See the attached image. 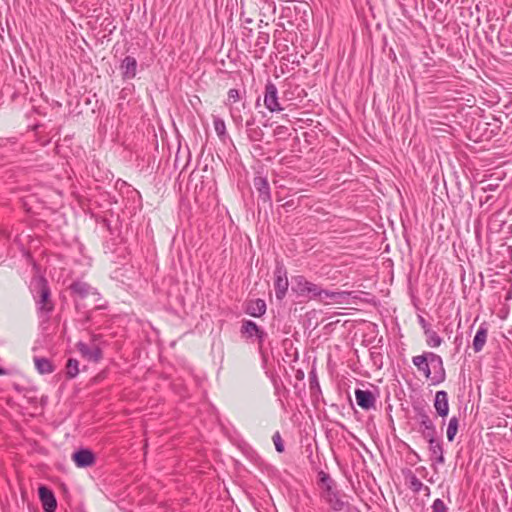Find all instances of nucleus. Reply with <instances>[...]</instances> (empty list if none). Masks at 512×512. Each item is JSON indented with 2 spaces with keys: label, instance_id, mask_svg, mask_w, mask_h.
<instances>
[{
  "label": "nucleus",
  "instance_id": "f257e3e1",
  "mask_svg": "<svg viewBox=\"0 0 512 512\" xmlns=\"http://www.w3.org/2000/svg\"><path fill=\"white\" fill-rule=\"evenodd\" d=\"M412 363L431 385H438L445 381L446 372L441 356L433 352H424L421 355L412 357Z\"/></svg>",
  "mask_w": 512,
  "mask_h": 512
},
{
  "label": "nucleus",
  "instance_id": "f03ea898",
  "mask_svg": "<svg viewBox=\"0 0 512 512\" xmlns=\"http://www.w3.org/2000/svg\"><path fill=\"white\" fill-rule=\"evenodd\" d=\"M31 293L36 304L37 312L48 315L54 310L51 299V290L48 281L44 277H37L31 281Z\"/></svg>",
  "mask_w": 512,
  "mask_h": 512
},
{
  "label": "nucleus",
  "instance_id": "7ed1b4c3",
  "mask_svg": "<svg viewBox=\"0 0 512 512\" xmlns=\"http://www.w3.org/2000/svg\"><path fill=\"white\" fill-rule=\"evenodd\" d=\"M292 290L300 297H308L310 299L321 298V287L308 281L302 275L293 278Z\"/></svg>",
  "mask_w": 512,
  "mask_h": 512
},
{
  "label": "nucleus",
  "instance_id": "20e7f679",
  "mask_svg": "<svg viewBox=\"0 0 512 512\" xmlns=\"http://www.w3.org/2000/svg\"><path fill=\"white\" fill-rule=\"evenodd\" d=\"M321 497L335 512L344 511L349 507V502L345 499L346 495L336 488L325 487L321 492Z\"/></svg>",
  "mask_w": 512,
  "mask_h": 512
},
{
  "label": "nucleus",
  "instance_id": "39448f33",
  "mask_svg": "<svg viewBox=\"0 0 512 512\" xmlns=\"http://www.w3.org/2000/svg\"><path fill=\"white\" fill-rule=\"evenodd\" d=\"M288 286L287 270L281 262H277L274 270V289L278 300L285 298Z\"/></svg>",
  "mask_w": 512,
  "mask_h": 512
},
{
  "label": "nucleus",
  "instance_id": "423d86ee",
  "mask_svg": "<svg viewBox=\"0 0 512 512\" xmlns=\"http://www.w3.org/2000/svg\"><path fill=\"white\" fill-rule=\"evenodd\" d=\"M253 185L258 193V206L260 204L272 206L270 185L266 177H255Z\"/></svg>",
  "mask_w": 512,
  "mask_h": 512
},
{
  "label": "nucleus",
  "instance_id": "0eeeda50",
  "mask_svg": "<svg viewBox=\"0 0 512 512\" xmlns=\"http://www.w3.org/2000/svg\"><path fill=\"white\" fill-rule=\"evenodd\" d=\"M264 105L270 112H280L283 110L279 103L277 87L270 81L265 85Z\"/></svg>",
  "mask_w": 512,
  "mask_h": 512
},
{
  "label": "nucleus",
  "instance_id": "6e6552de",
  "mask_svg": "<svg viewBox=\"0 0 512 512\" xmlns=\"http://www.w3.org/2000/svg\"><path fill=\"white\" fill-rule=\"evenodd\" d=\"M72 294L79 300H84L89 296H93L95 300L98 299L99 293L95 288L83 281H74L70 285Z\"/></svg>",
  "mask_w": 512,
  "mask_h": 512
},
{
  "label": "nucleus",
  "instance_id": "1a4fd4ad",
  "mask_svg": "<svg viewBox=\"0 0 512 512\" xmlns=\"http://www.w3.org/2000/svg\"><path fill=\"white\" fill-rule=\"evenodd\" d=\"M77 349L88 361L98 362L102 358V350L95 343L88 345L83 342H78Z\"/></svg>",
  "mask_w": 512,
  "mask_h": 512
},
{
  "label": "nucleus",
  "instance_id": "9d476101",
  "mask_svg": "<svg viewBox=\"0 0 512 512\" xmlns=\"http://www.w3.org/2000/svg\"><path fill=\"white\" fill-rule=\"evenodd\" d=\"M38 494L44 511L54 512L57 508V501L52 490L46 486H40Z\"/></svg>",
  "mask_w": 512,
  "mask_h": 512
},
{
  "label": "nucleus",
  "instance_id": "9b49d317",
  "mask_svg": "<svg viewBox=\"0 0 512 512\" xmlns=\"http://www.w3.org/2000/svg\"><path fill=\"white\" fill-rule=\"evenodd\" d=\"M72 460L79 468L90 467L95 463V455L89 449H79L72 454Z\"/></svg>",
  "mask_w": 512,
  "mask_h": 512
},
{
  "label": "nucleus",
  "instance_id": "f8f14e48",
  "mask_svg": "<svg viewBox=\"0 0 512 512\" xmlns=\"http://www.w3.org/2000/svg\"><path fill=\"white\" fill-rule=\"evenodd\" d=\"M355 398L357 404L365 410L375 409L376 398L374 394L369 390L357 389L355 391Z\"/></svg>",
  "mask_w": 512,
  "mask_h": 512
},
{
  "label": "nucleus",
  "instance_id": "ddd939ff",
  "mask_svg": "<svg viewBox=\"0 0 512 512\" xmlns=\"http://www.w3.org/2000/svg\"><path fill=\"white\" fill-rule=\"evenodd\" d=\"M434 408L436 413L445 418L449 413V400L448 394L444 390L437 391L434 399Z\"/></svg>",
  "mask_w": 512,
  "mask_h": 512
},
{
  "label": "nucleus",
  "instance_id": "4468645a",
  "mask_svg": "<svg viewBox=\"0 0 512 512\" xmlns=\"http://www.w3.org/2000/svg\"><path fill=\"white\" fill-rule=\"evenodd\" d=\"M120 70L124 80L133 79L137 71L136 59L132 56H126L121 62Z\"/></svg>",
  "mask_w": 512,
  "mask_h": 512
},
{
  "label": "nucleus",
  "instance_id": "2eb2a0df",
  "mask_svg": "<svg viewBox=\"0 0 512 512\" xmlns=\"http://www.w3.org/2000/svg\"><path fill=\"white\" fill-rule=\"evenodd\" d=\"M266 303L263 299L250 300L246 303L245 313L252 317H261L266 313Z\"/></svg>",
  "mask_w": 512,
  "mask_h": 512
},
{
  "label": "nucleus",
  "instance_id": "dca6fc26",
  "mask_svg": "<svg viewBox=\"0 0 512 512\" xmlns=\"http://www.w3.org/2000/svg\"><path fill=\"white\" fill-rule=\"evenodd\" d=\"M260 327L252 320L244 319L240 328V334L243 338L250 340L259 332Z\"/></svg>",
  "mask_w": 512,
  "mask_h": 512
},
{
  "label": "nucleus",
  "instance_id": "f3484780",
  "mask_svg": "<svg viewBox=\"0 0 512 512\" xmlns=\"http://www.w3.org/2000/svg\"><path fill=\"white\" fill-rule=\"evenodd\" d=\"M413 410L415 412V419L420 424V428L433 424V421L424 406L414 405Z\"/></svg>",
  "mask_w": 512,
  "mask_h": 512
},
{
  "label": "nucleus",
  "instance_id": "a211bd4d",
  "mask_svg": "<svg viewBox=\"0 0 512 512\" xmlns=\"http://www.w3.org/2000/svg\"><path fill=\"white\" fill-rule=\"evenodd\" d=\"M487 335L488 329L484 326V324L480 325L473 339V350L476 353L483 349L487 340Z\"/></svg>",
  "mask_w": 512,
  "mask_h": 512
},
{
  "label": "nucleus",
  "instance_id": "6ab92c4d",
  "mask_svg": "<svg viewBox=\"0 0 512 512\" xmlns=\"http://www.w3.org/2000/svg\"><path fill=\"white\" fill-rule=\"evenodd\" d=\"M429 451L437 464L445 463L444 450L440 440L433 441L432 444H429Z\"/></svg>",
  "mask_w": 512,
  "mask_h": 512
},
{
  "label": "nucleus",
  "instance_id": "aec40b11",
  "mask_svg": "<svg viewBox=\"0 0 512 512\" xmlns=\"http://www.w3.org/2000/svg\"><path fill=\"white\" fill-rule=\"evenodd\" d=\"M35 367L41 374H49L54 371L52 363L47 358H34Z\"/></svg>",
  "mask_w": 512,
  "mask_h": 512
},
{
  "label": "nucleus",
  "instance_id": "412c9836",
  "mask_svg": "<svg viewBox=\"0 0 512 512\" xmlns=\"http://www.w3.org/2000/svg\"><path fill=\"white\" fill-rule=\"evenodd\" d=\"M426 337V343L431 348L439 347L442 343V338L432 328L424 333Z\"/></svg>",
  "mask_w": 512,
  "mask_h": 512
},
{
  "label": "nucleus",
  "instance_id": "4be33fe9",
  "mask_svg": "<svg viewBox=\"0 0 512 512\" xmlns=\"http://www.w3.org/2000/svg\"><path fill=\"white\" fill-rule=\"evenodd\" d=\"M419 432L421 433L422 437L427 440L429 444H432L433 441H436V426L434 423L432 425H428L426 427L420 428Z\"/></svg>",
  "mask_w": 512,
  "mask_h": 512
},
{
  "label": "nucleus",
  "instance_id": "5701e85b",
  "mask_svg": "<svg viewBox=\"0 0 512 512\" xmlns=\"http://www.w3.org/2000/svg\"><path fill=\"white\" fill-rule=\"evenodd\" d=\"M459 426V419L456 416L450 418L448 427H447V439L449 442H452L457 434Z\"/></svg>",
  "mask_w": 512,
  "mask_h": 512
},
{
  "label": "nucleus",
  "instance_id": "b1692460",
  "mask_svg": "<svg viewBox=\"0 0 512 512\" xmlns=\"http://www.w3.org/2000/svg\"><path fill=\"white\" fill-rule=\"evenodd\" d=\"M410 488L413 492L419 493L421 490H424L427 494L430 493V488L425 486L420 479H418L415 475L410 477Z\"/></svg>",
  "mask_w": 512,
  "mask_h": 512
},
{
  "label": "nucleus",
  "instance_id": "393cba45",
  "mask_svg": "<svg viewBox=\"0 0 512 512\" xmlns=\"http://www.w3.org/2000/svg\"><path fill=\"white\" fill-rule=\"evenodd\" d=\"M246 133H247V137L249 138V140L254 141V142L262 141L263 136H264V132L259 126L248 127V130H246Z\"/></svg>",
  "mask_w": 512,
  "mask_h": 512
},
{
  "label": "nucleus",
  "instance_id": "a878e982",
  "mask_svg": "<svg viewBox=\"0 0 512 512\" xmlns=\"http://www.w3.org/2000/svg\"><path fill=\"white\" fill-rule=\"evenodd\" d=\"M213 124L216 134L220 139H224L226 136V125L223 119L214 116L213 117Z\"/></svg>",
  "mask_w": 512,
  "mask_h": 512
},
{
  "label": "nucleus",
  "instance_id": "bb28decb",
  "mask_svg": "<svg viewBox=\"0 0 512 512\" xmlns=\"http://www.w3.org/2000/svg\"><path fill=\"white\" fill-rule=\"evenodd\" d=\"M79 362L76 359L70 358L66 364V374L69 378H74L79 373Z\"/></svg>",
  "mask_w": 512,
  "mask_h": 512
},
{
  "label": "nucleus",
  "instance_id": "cd10ccee",
  "mask_svg": "<svg viewBox=\"0 0 512 512\" xmlns=\"http://www.w3.org/2000/svg\"><path fill=\"white\" fill-rule=\"evenodd\" d=\"M352 297V292L348 291H335L334 304L343 305L350 304L349 299Z\"/></svg>",
  "mask_w": 512,
  "mask_h": 512
},
{
  "label": "nucleus",
  "instance_id": "c85d7f7f",
  "mask_svg": "<svg viewBox=\"0 0 512 512\" xmlns=\"http://www.w3.org/2000/svg\"><path fill=\"white\" fill-rule=\"evenodd\" d=\"M318 478H319L320 483L323 485L322 490L325 487L335 488V483L328 473H326L324 471H320L318 473Z\"/></svg>",
  "mask_w": 512,
  "mask_h": 512
},
{
  "label": "nucleus",
  "instance_id": "c756f323",
  "mask_svg": "<svg viewBox=\"0 0 512 512\" xmlns=\"http://www.w3.org/2000/svg\"><path fill=\"white\" fill-rule=\"evenodd\" d=\"M448 510L447 505L440 498L435 499L431 505V512H448Z\"/></svg>",
  "mask_w": 512,
  "mask_h": 512
},
{
  "label": "nucleus",
  "instance_id": "7c9ffc66",
  "mask_svg": "<svg viewBox=\"0 0 512 512\" xmlns=\"http://www.w3.org/2000/svg\"><path fill=\"white\" fill-rule=\"evenodd\" d=\"M273 443L275 445V449L277 452L282 453L284 452V443L281 438V435L278 431H276L272 436Z\"/></svg>",
  "mask_w": 512,
  "mask_h": 512
},
{
  "label": "nucleus",
  "instance_id": "2f4dec72",
  "mask_svg": "<svg viewBox=\"0 0 512 512\" xmlns=\"http://www.w3.org/2000/svg\"><path fill=\"white\" fill-rule=\"evenodd\" d=\"M274 135L279 139H287L290 134L288 132V127L284 125H278L273 131Z\"/></svg>",
  "mask_w": 512,
  "mask_h": 512
},
{
  "label": "nucleus",
  "instance_id": "473e14b6",
  "mask_svg": "<svg viewBox=\"0 0 512 512\" xmlns=\"http://www.w3.org/2000/svg\"><path fill=\"white\" fill-rule=\"evenodd\" d=\"M240 99V92L238 89H230L228 91V98H227V101L229 103H234V102H237L238 100Z\"/></svg>",
  "mask_w": 512,
  "mask_h": 512
},
{
  "label": "nucleus",
  "instance_id": "72a5a7b5",
  "mask_svg": "<svg viewBox=\"0 0 512 512\" xmlns=\"http://www.w3.org/2000/svg\"><path fill=\"white\" fill-rule=\"evenodd\" d=\"M267 336V333L260 328L259 332L255 335L254 338L257 339L259 350L262 349L264 340Z\"/></svg>",
  "mask_w": 512,
  "mask_h": 512
},
{
  "label": "nucleus",
  "instance_id": "f704fd0d",
  "mask_svg": "<svg viewBox=\"0 0 512 512\" xmlns=\"http://www.w3.org/2000/svg\"><path fill=\"white\" fill-rule=\"evenodd\" d=\"M324 298H330L334 302L335 291H330L321 288V298L318 299L322 301Z\"/></svg>",
  "mask_w": 512,
  "mask_h": 512
},
{
  "label": "nucleus",
  "instance_id": "c9c22d12",
  "mask_svg": "<svg viewBox=\"0 0 512 512\" xmlns=\"http://www.w3.org/2000/svg\"><path fill=\"white\" fill-rule=\"evenodd\" d=\"M324 298H330L334 302L335 291H330L321 288V298L318 299L322 301Z\"/></svg>",
  "mask_w": 512,
  "mask_h": 512
},
{
  "label": "nucleus",
  "instance_id": "e433bc0d",
  "mask_svg": "<svg viewBox=\"0 0 512 512\" xmlns=\"http://www.w3.org/2000/svg\"><path fill=\"white\" fill-rule=\"evenodd\" d=\"M418 323L419 325L421 326V328L423 329V332L425 333L427 330L431 329V326L430 324L425 320L424 317L422 316H418Z\"/></svg>",
  "mask_w": 512,
  "mask_h": 512
},
{
  "label": "nucleus",
  "instance_id": "4c0bfd02",
  "mask_svg": "<svg viewBox=\"0 0 512 512\" xmlns=\"http://www.w3.org/2000/svg\"><path fill=\"white\" fill-rule=\"evenodd\" d=\"M254 119H250L246 121V130H248V127H256Z\"/></svg>",
  "mask_w": 512,
  "mask_h": 512
},
{
  "label": "nucleus",
  "instance_id": "58836bf2",
  "mask_svg": "<svg viewBox=\"0 0 512 512\" xmlns=\"http://www.w3.org/2000/svg\"><path fill=\"white\" fill-rule=\"evenodd\" d=\"M268 39H269L268 34L263 33V34H261V35L259 36V40H261V41H262V42H264V43H267V42H268Z\"/></svg>",
  "mask_w": 512,
  "mask_h": 512
},
{
  "label": "nucleus",
  "instance_id": "ea45409f",
  "mask_svg": "<svg viewBox=\"0 0 512 512\" xmlns=\"http://www.w3.org/2000/svg\"><path fill=\"white\" fill-rule=\"evenodd\" d=\"M484 191L493 190V187L491 184H488L487 186L483 187Z\"/></svg>",
  "mask_w": 512,
  "mask_h": 512
},
{
  "label": "nucleus",
  "instance_id": "a19ab883",
  "mask_svg": "<svg viewBox=\"0 0 512 512\" xmlns=\"http://www.w3.org/2000/svg\"><path fill=\"white\" fill-rule=\"evenodd\" d=\"M3 374H5V371H4V369L0 368V375H3Z\"/></svg>",
  "mask_w": 512,
  "mask_h": 512
}]
</instances>
